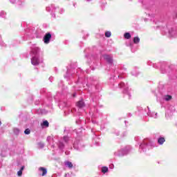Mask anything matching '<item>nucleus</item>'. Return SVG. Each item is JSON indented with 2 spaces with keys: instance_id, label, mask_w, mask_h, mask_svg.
<instances>
[{
  "instance_id": "nucleus-4",
  "label": "nucleus",
  "mask_w": 177,
  "mask_h": 177,
  "mask_svg": "<svg viewBox=\"0 0 177 177\" xmlns=\"http://www.w3.org/2000/svg\"><path fill=\"white\" fill-rule=\"evenodd\" d=\"M39 171H40V172H42V176H45V175H46L47 174V171L46 169L44 168V167H40L39 169Z\"/></svg>"
},
{
  "instance_id": "nucleus-2",
  "label": "nucleus",
  "mask_w": 177,
  "mask_h": 177,
  "mask_svg": "<svg viewBox=\"0 0 177 177\" xmlns=\"http://www.w3.org/2000/svg\"><path fill=\"white\" fill-rule=\"evenodd\" d=\"M50 38H52V35H50V33H47L44 36V43L49 44V41L50 40Z\"/></svg>"
},
{
  "instance_id": "nucleus-22",
  "label": "nucleus",
  "mask_w": 177,
  "mask_h": 177,
  "mask_svg": "<svg viewBox=\"0 0 177 177\" xmlns=\"http://www.w3.org/2000/svg\"><path fill=\"white\" fill-rule=\"evenodd\" d=\"M70 176V174H66L65 177Z\"/></svg>"
},
{
  "instance_id": "nucleus-5",
  "label": "nucleus",
  "mask_w": 177,
  "mask_h": 177,
  "mask_svg": "<svg viewBox=\"0 0 177 177\" xmlns=\"http://www.w3.org/2000/svg\"><path fill=\"white\" fill-rule=\"evenodd\" d=\"M77 107H80V108L84 107V101H82V100L79 101L77 103Z\"/></svg>"
},
{
  "instance_id": "nucleus-24",
  "label": "nucleus",
  "mask_w": 177,
  "mask_h": 177,
  "mask_svg": "<svg viewBox=\"0 0 177 177\" xmlns=\"http://www.w3.org/2000/svg\"><path fill=\"white\" fill-rule=\"evenodd\" d=\"M49 139H50V138L48 137V138H47V140H49Z\"/></svg>"
},
{
  "instance_id": "nucleus-7",
  "label": "nucleus",
  "mask_w": 177,
  "mask_h": 177,
  "mask_svg": "<svg viewBox=\"0 0 177 177\" xmlns=\"http://www.w3.org/2000/svg\"><path fill=\"white\" fill-rule=\"evenodd\" d=\"M164 142H165V139L164 138H160L158 140V143H159V145H162Z\"/></svg>"
},
{
  "instance_id": "nucleus-21",
  "label": "nucleus",
  "mask_w": 177,
  "mask_h": 177,
  "mask_svg": "<svg viewBox=\"0 0 177 177\" xmlns=\"http://www.w3.org/2000/svg\"><path fill=\"white\" fill-rule=\"evenodd\" d=\"M39 145H40V147H44V144L40 143Z\"/></svg>"
},
{
  "instance_id": "nucleus-10",
  "label": "nucleus",
  "mask_w": 177,
  "mask_h": 177,
  "mask_svg": "<svg viewBox=\"0 0 177 177\" xmlns=\"http://www.w3.org/2000/svg\"><path fill=\"white\" fill-rule=\"evenodd\" d=\"M42 127H49V122L46 120L44 121L41 124Z\"/></svg>"
},
{
  "instance_id": "nucleus-8",
  "label": "nucleus",
  "mask_w": 177,
  "mask_h": 177,
  "mask_svg": "<svg viewBox=\"0 0 177 177\" xmlns=\"http://www.w3.org/2000/svg\"><path fill=\"white\" fill-rule=\"evenodd\" d=\"M24 169V166H23L21 169L17 172L18 176H21L23 175V170Z\"/></svg>"
},
{
  "instance_id": "nucleus-20",
  "label": "nucleus",
  "mask_w": 177,
  "mask_h": 177,
  "mask_svg": "<svg viewBox=\"0 0 177 177\" xmlns=\"http://www.w3.org/2000/svg\"><path fill=\"white\" fill-rule=\"evenodd\" d=\"M114 166L113 165H111L110 166H109V167L111 169H113V167Z\"/></svg>"
},
{
  "instance_id": "nucleus-6",
  "label": "nucleus",
  "mask_w": 177,
  "mask_h": 177,
  "mask_svg": "<svg viewBox=\"0 0 177 177\" xmlns=\"http://www.w3.org/2000/svg\"><path fill=\"white\" fill-rule=\"evenodd\" d=\"M65 165L68 167V168H73V163H71V162H65Z\"/></svg>"
},
{
  "instance_id": "nucleus-9",
  "label": "nucleus",
  "mask_w": 177,
  "mask_h": 177,
  "mask_svg": "<svg viewBox=\"0 0 177 177\" xmlns=\"http://www.w3.org/2000/svg\"><path fill=\"white\" fill-rule=\"evenodd\" d=\"M140 41V39H139V37H136L133 39V42L134 44H139V42Z\"/></svg>"
},
{
  "instance_id": "nucleus-16",
  "label": "nucleus",
  "mask_w": 177,
  "mask_h": 177,
  "mask_svg": "<svg viewBox=\"0 0 177 177\" xmlns=\"http://www.w3.org/2000/svg\"><path fill=\"white\" fill-rule=\"evenodd\" d=\"M32 53L35 54L38 53V48H35L32 50Z\"/></svg>"
},
{
  "instance_id": "nucleus-18",
  "label": "nucleus",
  "mask_w": 177,
  "mask_h": 177,
  "mask_svg": "<svg viewBox=\"0 0 177 177\" xmlns=\"http://www.w3.org/2000/svg\"><path fill=\"white\" fill-rule=\"evenodd\" d=\"M119 85H120V88H122V87H124V85H125V84H124V82H121Z\"/></svg>"
},
{
  "instance_id": "nucleus-17",
  "label": "nucleus",
  "mask_w": 177,
  "mask_h": 177,
  "mask_svg": "<svg viewBox=\"0 0 177 177\" xmlns=\"http://www.w3.org/2000/svg\"><path fill=\"white\" fill-rule=\"evenodd\" d=\"M20 132V130L19 129H14V133L17 135Z\"/></svg>"
},
{
  "instance_id": "nucleus-12",
  "label": "nucleus",
  "mask_w": 177,
  "mask_h": 177,
  "mask_svg": "<svg viewBox=\"0 0 177 177\" xmlns=\"http://www.w3.org/2000/svg\"><path fill=\"white\" fill-rule=\"evenodd\" d=\"M172 99V96H171V95H166L165 97V100H167V102L169 101V100H171Z\"/></svg>"
},
{
  "instance_id": "nucleus-3",
  "label": "nucleus",
  "mask_w": 177,
  "mask_h": 177,
  "mask_svg": "<svg viewBox=\"0 0 177 177\" xmlns=\"http://www.w3.org/2000/svg\"><path fill=\"white\" fill-rule=\"evenodd\" d=\"M104 59L105 60H106V62H108V63H110V64L113 63V58L110 55H105L104 56Z\"/></svg>"
},
{
  "instance_id": "nucleus-1",
  "label": "nucleus",
  "mask_w": 177,
  "mask_h": 177,
  "mask_svg": "<svg viewBox=\"0 0 177 177\" xmlns=\"http://www.w3.org/2000/svg\"><path fill=\"white\" fill-rule=\"evenodd\" d=\"M31 63L33 66H37L39 63H41V61L38 59V57L35 56L32 58Z\"/></svg>"
},
{
  "instance_id": "nucleus-23",
  "label": "nucleus",
  "mask_w": 177,
  "mask_h": 177,
  "mask_svg": "<svg viewBox=\"0 0 177 177\" xmlns=\"http://www.w3.org/2000/svg\"><path fill=\"white\" fill-rule=\"evenodd\" d=\"M140 149H142V148L143 147V145H141L140 146Z\"/></svg>"
},
{
  "instance_id": "nucleus-11",
  "label": "nucleus",
  "mask_w": 177,
  "mask_h": 177,
  "mask_svg": "<svg viewBox=\"0 0 177 177\" xmlns=\"http://www.w3.org/2000/svg\"><path fill=\"white\" fill-rule=\"evenodd\" d=\"M124 38H126V39H129V38H131V34H129V32L125 33Z\"/></svg>"
},
{
  "instance_id": "nucleus-13",
  "label": "nucleus",
  "mask_w": 177,
  "mask_h": 177,
  "mask_svg": "<svg viewBox=\"0 0 177 177\" xmlns=\"http://www.w3.org/2000/svg\"><path fill=\"white\" fill-rule=\"evenodd\" d=\"M107 171H109V168L104 167L102 169V172H103L104 174H106V172H107Z\"/></svg>"
},
{
  "instance_id": "nucleus-19",
  "label": "nucleus",
  "mask_w": 177,
  "mask_h": 177,
  "mask_svg": "<svg viewBox=\"0 0 177 177\" xmlns=\"http://www.w3.org/2000/svg\"><path fill=\"white\" fill-rule=\"evenodd\" d=\"M64 140L65 142H67V140H68V137H67V136L64 137Z\"/></svg>"
},
{
  "instance_id": "nucleus-15",
  "label": "nucleus",
  "mask_w": 177,
  "mask_h": 177,
  "mask_svg": "<svg viewBox=\"0 0 177 177\" xmlns=\"http://www.w3.org/2000/svg\"><path fill=\"white\" fill-rule=\"evenodd\" d=\"M30 129H26L24 131V133H25L26 135H30Z\"/></svg>"
},
{
  "instance_id": "nucleus-14",
  "label": "nucleus",
  "mask_w": 177,
  "mask_h": 177,
  "mask_svg": "<svg viewBox=\"0 0 177 177\" xmlns=\"http://www.w3.org/2000/svg\"><path fill=\"white\" fill-rule=\"evenodd\" d=\"M105 37H106L107 38H110V37H111V32H106L105 33Z\"/></svg>"
},
{
  "instance_id": "nucleus-25",
  "label": "nucleus",
  "mask_w": 177,
  "mask_h": 177,
  "mask_svg": "<svg viewBox=\"0 0 177 177\" xmlns=\"http://www.w3.org/2000/svg\"><path fill=\"white\" fill-rule=\"evenodd\" d=\"M1 124H2V122H1V120H0V125H1Z\"/></svg>"
}]
</instances>
